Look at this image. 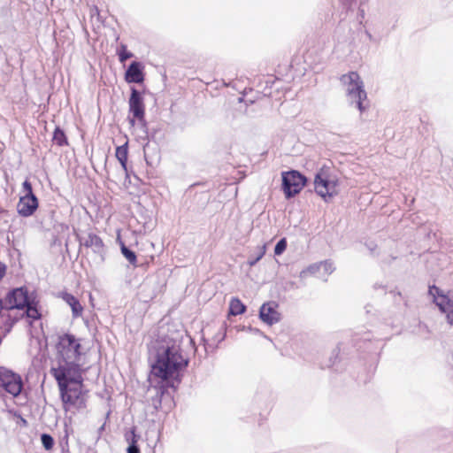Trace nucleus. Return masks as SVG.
<instances>
[{"label":"nucleus","instance_id":"obj_39","mask_svg":"<svg viewBox=\"0 0 453 453\" xmlns=\"http://www.w3.org/2000/svg\"><path fill=\"white\" fill-rule=\"evenodd\" d=\"M67 340L71 341V340H74V339L73 337L68 336Z\"/></svg>","mask_w":453,"mask_h":453},{"label":"nucleus","instance_id":"obj_11","mask_svg":"<svg viewBox=\"0 0 453 453\" xmlns=\"http://www.w3.org/2000/svg\"><path fill=\"white\" fill-rule=\"evenodd\" d=\"M129 111L133 115V119H129V122L132 126H134L136 119L139 122H144V103L141 93L132 88L131 96L129 98Z\"/></svg>","mask_w":453,"mask_h":453},{"label":"nucleus","instance_id":"obj_9","mask_svg":"<svg viewBox=\"0 0 453 453\" xmlns=\"http://www.w3.org/2000/svg\"><path fill=\"white\" fill-rule=\"evenodd\" d=\"M60 391L61 400L65 405V411L70 407L75 406L81 408L85 405V402L82 396V391L80 387H73L66 385L64 387H58Z\"/></svg>","mask_w":453,"mask_h":453},{"label":"nucleus","instance_id":"obj_2","mask_svg":"<svg viewBox=\"0 0 453 453\" xmlns=\"http://www.w3.org/2000/svg\"><path fill=\"white\" fill-rule=\"evenodd\" d=\"M314 190L325 202L332 200L339 194V178L331 166L324 165L314 176Z\"/></svg>","mask_w":453,"mask_h":453},{"label":"nucleus","instance_id":"obj_10","mask_svg":"<svg viewBox=\"0 0 453 453\" xmlns=\"http://www.w3.org/2000/svg\"><path fill=\"white\" fill-rule=\"evenodd\" d=\"M84 364L81 363H65V365H60L57 368H51L50 372L54 376L55 380L58 382V387H65L70 384V380L79 369Z\"/></svg>","mask_w":453,"mask_h":453},{"label":"nucleus","instance_id":"obj_13","mask_svg":"<svg viewBox=\"0 0 453 453\" xmlns=\"http://www.w3.org/2000/svg\"><path fill=\"white\" fill-rule=\"evenodd\" d=\"M10 309H23L28 303L27 291L22 288L12 290L7 296Z\"/></svg>","mask_w":453,"mask_h":453},{"label":"nucleus","instance_id":"obj_8","mask_svg":"<svg viewBox=\"0 0 453 453\" xmlns=\"http://www.w3.org/2000/svg\"><path fill=\"white\" fill-rule=\"evenodd\" d=\"M179 385L180 380H178L169 382L158 381L154 387L156 395L151 398V405L154 409L158 410L161 408L163 402H168L169 404H171L173 402V395L169 392V388H173V391H175Z\"/></svg>","mask_w":453,"mask_h":453},{"label":"nucleus","instance_id":"obj_1","mask_svg":"<svg viewBox=\"0 0 453 453\" xmlns=\"http://www.w3.org/2000/svg\"><path fill=\"white\" fill-rule=\"evenodd\" d=\"M164 342H150L147 345L150 372L160 381L178 380L180 382V372L188 365L189 358L183 354L179 345L169 346Z\"/></svg>","mask_w":453,"mask_h":453},{"label":"nucleus","instance_id":"obj_6","mask_svg":"<svg viewBox=\"0 0 453 453\" xmlns=\"http://www.w3.org/2000/svg\"><path fill=\"white\" fill-rule=\"evenodd\" d=\"M306 178L297 171L282 173V188L287 198L297 195L305 186Z\"/></svg>","mask_w":453,"mask_h":453},{"label":"nucleus","instance_id":"obj_33","mask_svg":"<svg viewBox=\"0 0 453 453\" xmlns=\"http://www.w3.org/2000/svg\"><path fill=\"white\" fill-rule=\"evenodd\" d=\"M119 162L120 163L121 165V167L123 169V171L127 173V157H124V159L122 158H118Z\"/></svg>","mask_w":453,"mask_h":453},{"label":"nucleus","instance_id":"obj_17","mask_svg":"<svg viewBox=\"0 0 453 453\" xmlns=\"http://www.w3.org/2000/svg\"><path fill=\"white\" fill-rule=\"evenodd\" d=\"M62 298L71 307L74 318L80 317L82 314L83 307L75 296L69 293H63Z\"/></svg>","mask_w":453,"mask_h":453},{"label":"nucleus","instance_id":"obj_22","mask_svg":"<svg viewBox=\"0 0 453 453\" xmlns=\"http://www.w3.org/2000/svg\"><path fill=\"white\" fill-rule=\"evenodd\" d=\"M120 249L122 255L126 259L133 265L136 264V255L134 251L130 250L123 242L120 243Z\"/></svg>","mask_w":453,"mask_h":453},{"label":"nucleus","instance_id":"obj_32","mask_svg":"<svg viewBox=\"0 0 453 453\" xmlns=\"http://www.w3.org/2000/svg\"><path fill=\"white\" fill-rule=\"evenodd\" d=\"M264 255H265V247H263V249L261 250L259 255L256 258L249 259L248 264L250 266L255 265L262 258V257Z\"/></svg>","mask_w":453,"mask_h":453},{"label":"nucleus","instance_id":"obj_27","mask_svg":"<svg viewBox=\"0 0 453 453\" xmlns=\"http://www.w3.org/2000/svg\"><path fill=\"white\" fill-rule=\"evenodd\" d=\"M321 273L320 263L313 264L310 265L306 270L301 273V277H303L306 273L317 274Z\"/></svg>","mask_w":453,"mask_h":453},{"label":"nucleus","instance_id":"obj_4","mask_svg":"<svg viewBox=\"0 0 453 453\" xmlns=\"http://www.w3.org/2000/svg\"><path fill=\"white\" fill-rule=\"evenodd\" d=\"M24 196L19 198L17 204L18 213L22 217H29L38 208V200L33 193L31 183L26 180L22 184Z\"/></svg>","mask_w":453,"mask_h":453},{"label":"nucleus","instance_id":"obj_18","mask_svg":"<svg viewBox=\"0 0 453 453\" xmlns=\"http://www.w3.org/2000/svg\"><path fill=\"white\" fill-rule=\"evenodd\" d=\"M185 342L187 343V347L193 350L194 353L197 352L198 348L202 346L206 355H208L209 353H212L218 346V342H199V344H196V342Z\"/></svg>","mask_w":453,"mask_h":453},{"label":"nucleus","instance_id":"obj_23","mask_svg":"<svg viewBox=\"0 0 453 453\" xmlns=\"http://www.w3.org/2000/svg\"><path fill=\"white\" fill-rule=\"evenodd\" d=\"M320 268L322 272L319 275L320 277H326L334 271V266L329 260L320 262Z\"/></svg>","mask_w":453,"mask_h":453},{"label":"nucleus","instance_id":"obj_31","mask_svg":"<svg viewBox=\"0 0 453 453\" xmlns=\"http://www.w3.org/2000/svg\"><path fill=\"white\" fill-rule=\"evenodd\" d=\"M0 320L4 322L5 325V332H9L12 326L13 322L11 320L9 316L0 315Z\"/></svg>","mask_w":453,"mask_h":453},{"label":"nucleus","instance_id":"obj_34","mask_svg":"<svg viewBox=\"0 0 453 453\" xmlns=\"http://www.w3.org/2000/svg\"><path fill=\"white\" fill-rule=\"evenodd\" d=\"M5 271H6V266L0 262V279H2L4 276Z\"/></svg>","mask_w":453,"mask_h":453},{"label":"nucleus","instance_id":"obj_29","mask_svg":"<svg viewBox=\"0 0 453 453\" xmlns=\"http://www.w3.org/2000/svg\"><path fill=\"white\" fill-rule=\"evenodd\" d=\"M127 143L124 144V145H121V146H119L117 147L116 149V157L117 158H122L124 159V157H127Z\"/></svg>","mask_w":453,"mask_h":453},{"label":"nucleus","instance_id":"obj_21","mask_svg":"<svg viewBox=\"0 0 453 453\" xmlns=\"http://www.w3.org/2000/svg\"><path fill=\"white\" fill-rule=\"evenodd\" d=\"M53 142L58 146H64L67 144L66 136L62 129L56 127L53 133Z\"/></svg>","mask_w":453,"mask_h":453},{"label":"nucleus","instance_id":"obj_25","mask_svg":"<svg viewBox=\"0 0 453 453\" xmlns=\"http://www.w3.org/2000/svg\"><path fill=\"white\" fill-rule=\"evenodd\" d=\"M41 441L44 449L47 450L51 449L54 446V439L49 434H42L41 435Z\"/></svg>","mask_w":453,"mask_h":453},{"label":"nucleus","instance_id":"obj_37","mask_svg":"<svg viewBox=\"0 0 453 453\" xmlns=\"http://www.w3.org/2000/svg\"><path fill=\"white\" fill-rule=\"evenodd\" d=\"M3 309V304H2V301L0 300V311H2Z\"/></svg>","mask_w":453,"mask_h":453},{"label":"nucleus","instance_id":"obj_20","mask_svg":"<svg viewBox=\"0 0 453 453\" xmlns=\"http://www.w3.org/2000/svg\"><path fill=\"white\" fill-rule=\"evenodd\" d=\"M246 311V306L237 297L231 299L229 303V314L237 316L242 314Z\"/></svg>","mask_w":453,"mask_h":453},{"label":"nucleus","instance_id":"obj_30","mask_svg":"<svg viewBox=\"0 0 453 453\" xmlns=\"http://www.w3.org/2000/svg\"><path fill=\"white\" fill-rule=\"evenodd\" d=\"M26 307H27V317L32 318V319H38L40 317V313L36 308L33 307L29 303H27V305Z\"/></svg>","mask_w":453,"mask_h":453},{"label":"nucleus","instance_id":"obj_36","mask_svg":"<svg viewBox=\"0 0 453 453\" xmlns=\"http://www.w3.org/2000/svg\"><path fill=\"white\" fill-rule=\"evenodd\" d=\"M242 332H243V333H250V334H251V333H252V330H251V329H250V328H249V329H242Z\"/></svg>","mask_w":453,"mask_h":453},{"label":"nucleus","instance_id":"obj_3","mask_svg":"<svg viewBox=\"0 0 453 453\" xmlns=\"http://www.w3.org/2000/svg\"><path fill=\"white\" fill-rule=\"evenodd\" d=\"M344 86L348 101L355 104L360 112L366 109L365 102L367 100V94L364 88V82L357 72H350L341 77Z\"/></svg>","mask_w":453,"mask_h":453},{"label":"nucleus","instance_id":"obj_5","mask_svg":"<svg viewBox=\"0 0 453 453\" xmlns=\"http://www.w3.org/2000/svg\"><path fill=\"white\" fill-rule=\"evenodd\" d=\"M57 349L65 363H85L80 342H58Z\"/></svg>","mask_w":453,"mask_h":453},{"label":"nucleus","instance_id":"obj_7","mask_svg":"<svg viewBox=\"0 0 453 453\" xmlns=\"http://www.w3.org/2000/svg\"><path fill=\"white\" fill-rule=\"evenodd\" d=\"M0 387L12 396H18L23 388L20 375L0 366Z\"/></svg>","mask_w":453,"mask_h":453},{"label":"nucleus","instance_id":"obj_28","mask_svg":"<svg viewBox=\"0 0 453 453\" xmlns=\"http://www.w3.org/2000/svg\"><path fill=\"white\" fill-rule=\"evenodd\" d=\"M287 249V241L285 238L280 239L274 248V254L276 256L281 255Z\"/></svg>","mask_w":453,"mask_h":453},{"label":"nucleus","instance_id":"obj_14","mask_svg":"<svg viewBox=\"0 0 453 453\" xmlns=\"http://www.w3.org/2000/svg\"><path fill=\"white\" fill-rule=\"evenodd\" d=\"M259 316L264 322L269 325L278 322L280 319L275 303H264L260 308Z\"/></svg>","mask_w":453,"mask_h":453},{"label":"nucleus","instance_id":"obj_15","mask_svg":"<svg viewBox=\"0 0 453 453\" xmlns=\"http://www.w3.org/2000/svg\"><path fill=\"white\" fill-rule=\"evenodd\" d=\"M81 245L91 248L95 253L102 254L104 252V242L102 239L96 234L89 233L80 239Z\"/></svg>","mask_w":453,"mask_h":453},{"label":"nucleus","instance_id":"obj_19","mask_svg":"<svg viewBox=\"0 0 453 453\" xmlns=\"http://www.w3.org/2000/svg\"><path fill=\"white\" fill-rule=\"evenodd\" d=\"M139 439L140 435L136 434L135 428L133 427L130 431V436H127V441H128L127 453H141L138 446Z\"/></svg>","mask_w":453,"mask_h":453},{"label":"nucleus","instance_id":"obj_35","mask_svg":"<svg viewBox=\"0 0 453 453\" xmlns=\"http://www.w3.org/2000/svg\"><path fill=\"white\" fill-rule=\"evenodd\" d=\"M449 361L451 363V365H453V350L451 351V354H450V357H449Z\"/></svg>","mask_w":453,"mask_h":453},{"label":"nucleus","instance_id":"obj_12","mask_svg":"<svg viewBox=\"0 0 453 453\" xmlns=\"http://www.w3.org/2000/svg\"><path fill=\"white\" fill-rule=\"evenodd\" d=\"M428 292L441 311L446 314L448 322L453 325V300L447 296L440 295V289L435 286L430 287Z\"/></svg>","mask_w":453,"mask_h":453},{"label":"nucleus","instance_id":"obj_16","mask_svg":"<svg viewBox=\"0 0 453 453\" xmlns=\"http://www.w3.org/2000/svg\"><path fill=\"white\" fill-rule=\"evenodd\" d=\"M126 81L129 83H141L143 81L142 65L139 62H132L126 71Z\"/></svg>","mask_w":453,"mask_h":453},{"label":"nucleus","instance_id":"obj_24","mask_svg":"<svg viewBox=\"0 0 453 453\" xmlns=\"http://www.w3.org/2000/svg\"><path fill=\"white\" fill-rule=\"evenodd\" d=\"M74 384L73 387H80L81 388L83 386V378L81 375V367L76 371L72 379L70 380V385Z\"/></svg>","mask_w":453,"mask_h":453},{"label":"nucleus","instance_id":"obj_26","mask_svg":"<svg viewBox=\"0 0 453 453\" xmlns=\"http://www.w3.org/2000/svg\"><path fill=\"white\" fill-rule=\"evenodd\" d=\"M118 55L121 63H124L133 57V54L127 50V46L125 44H121L120 49L118 50Z\"/></svg>","mask_w":453,"mask_h":453},{"label":"nucleus","instance_id":"obj_38","mask_svg":"<svg viewBox=\"0 0 453 453\" xmlns=\"http://www.w3.org/2000/svg\"><path fill=\"white\" fill-rule=\"evenodd\" d=\"M281 355H288V353H284L282 349H280Z\"/></svg>","mask_w":453,"mask_h":453}]
</instances>
